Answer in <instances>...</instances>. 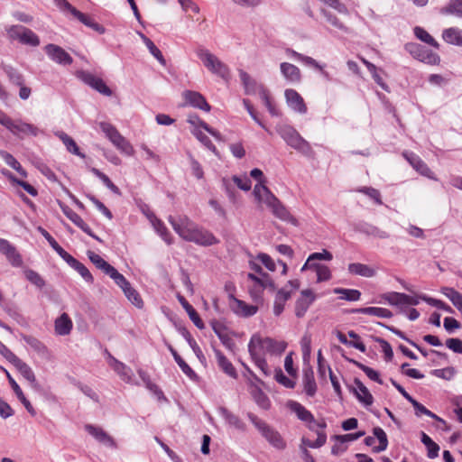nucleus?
<instances>
[{
  "label": "nucleus",
  "instance_id": "nucleus-40",
  "mask_svg": "<svg viewBox=\"0 0 462 462\" xmlns=\"http://www.w3.org/2000/svg\"><path fill=\"white\" fill-rule=\"evenodd\" d=\"M343 357L347 362L354 364L356 367L361 369L367 375V377H369V379H371L372 381L376 382L379 384H383V382L381 379L380 374H379V373L377 371L374 370L373 368H371V367H369L367 365H365L364 364H362V363H360V362H358V361H356L355 359L346 357L345 356H343Z\"/></svg>",
  "mask_w": 462,
  "mask_h": 462
},
{
  "label": "nucleus",
  "instance_id": "nucleus-2",
  "mask_svg": "<svg viewBox=\"0 0 462 462\" xmlns=\"http://www.w3.org/2000/svg\"><path fill=\"white\" fill-rule=\"evenodd\" d=\"M254 195L258 201L265 203L276 217L293 225L297 224L295 217L264 184H256L254 188Z\"/></svg>",
  "mask_w": 462,
  "mask_h": 462
},
{
  "label": "nucleus",
  "instance_id": "nucleus-61",
  "mask_svg": "<svg viewBox=\"0 0 462 462\" xmlns=\"http://www.w3.org/2000/svg\"><path fill=\"white\" fill-rule=\"evenodd\" d=\"M24 274L26 279L38 288L42 289L45 286L44 280L37 272L28 269L24 272Z\"/></svg>",
  "mask_w": 462,
  "mask_h": 462
},
{
  "label": "nucleus",
  "instance_id": "nucleus-49",
  "mask_svg": "<svg viewBox=\"0 0 462 462\" xmlns=\"http://www.w3.org/2000/svg\"><path fill=\"white\" fill-rule=\"evenodd\" d=\"M4 71L6 74L11 84L21 86L24 83L23 75L15 68L6 65L4 67Z\"/></svg>",
  "mask_w": 462,
  "mask_h": 462
},
{
  "label": "nucleus",
  "instance_id": "nucleus-41",
  "mask_svg": "<svg viewBox=\"0 0 462 462\" xmlns=\"http://www.w3.org/2000/svg\"><path fill=\"white\" fill-rule=\"evenodd\" d=\"M87 254H88L90 262L97 269H100L101 271H103L104 273H106V275H108L112 272V270L115 268L114 266L109 264L106 261H105L99 254H97L92 251H88Z\"/></svg>",
  "mask_w": 462,
  "mask_h": 462
},
{
  "label": "nucleus",
  "instance_id": "nucleus-47",
  "mask_svg": "<svg viewBox=\"0 0 462 462\" xmlns=\"http://www.w3.org/2000/svg\"><path fill=\"white\" fill-rule=\"evenodd\" d=\"M410 403L414 408L416 416L420 417L421 415H426V416H429V417L439 421L442 424H446V421L443 419H441L440 417H439L438 415H436L435 413L430 411L429 409H427L424 405H422L420 402H419L414 398L411 399V402H410Z\"/></svg>",
  "mask_w": 462,
  "mask_h": 462
},
{
  "label": "nucleus",
  "instance_id": "nucleus-53",
  "mask_svg": "<svg viewBox=\"0 0 462 462\" xmlns=\"http://www.w3.org/2000/svg\"><path fill=\"white\" fill-rule=\"evenodd\" d=\"M111 143L125 154L129 156L134 154V150L132 144L122 134L116 137Z\"/></svg>",
  "mask_w": 462,
  "mask_h": 462
},
{
  "label": "nucleus",
  "instance_id": "nucleus-29",
  "mask_svg": "<svg viewBox=\"0 0 462 462\" xmlns=\"http://www.w3.org/2000/svg\"><path fill=\"white\" fill-rule=\"evenodd\" d=\"M354 383L356 386V389H354V393L357 400L365 406L372 405L374 402V397L369 390L358 378H355Z\"/></svg>",
  "mask_w": 462,
  "mask_h": 462
},
{
  "label": "nucleus",
  "instance_id": "nucleus-64",
  "mask_svg": "<svg viewBox=\"0 0 462 462\" xmlns=\"http://www.w3.org/2000/svg\"><path fill=\"white\" fill-rule=\"evenodd\" d=\"M374 341L377 342L381 346L382 351L384 355V359L387 362L392 361V359L393 357V351L391 345L385 339L381 338V337H375Z\"/></svg>",
  "mask_w": 462,
  "mask_h": 462
},
{
  "label": "nucleus",
  "instance_id": "nucleus-24",
  "mask_svg": "<svg viewBox=\"0 0 462 462\" xmlns=\"http://www.w3.org/2000/svg\"><path fill=\"white\" fill-rule=\"evenodd\" d=\"M108 358L110 359L109 365L115 370V372L120 376V378L125 383H130L132 382V370L127 367L124 363L115 358L109 352L106 351Z\"/></svg>",
  "mask_w": 462,
  "mask_h": 462
},
{
  "label": "nucleus",
  "instance_id": "nucleus-55",
  "mask_svg": "<svg viewBox=\"0 0 462 462\" xmlns=\"http://www.w3.org/2000/svg\"><path fill=\"white\" fill-rule=\"evenodd\" d=\"M252 396L257 405L263 409L268 410L271 406V402L268 396L258 387L252 392Z\"/></svg>",
  "mask_w": 462,
  "mask_h": 462
},
{
  "label": "nucleus",
  "instance_id": "nucleus-48",
  "mask_svg": "<svg viewBox=\"0 0 462 462\" xmlns=\"http://www.w3.org/2000/svg\"><path fill=\"white\" fill-rule=\"evenodd\" d=\"M286 53H287V55L296 59L297 60L303 62L307 66H311L317 69H322L321 65L316 60H314L313 58H311L310 56H306L301 53H299L292 49H287Z\"/></svg>",
  "mask_w": 462,
  "mask_h": 462
},
{
  "label": "nucleus",
  "instance_id": "nucleus-59",
  "mask_svg": "<svg viewBox=\"0 0 462 462\" xmlns=\"http://www.w3.org/2000/svg\"><path fill=\"white\" fill-rule=\"evenodd\" d=\"M154 228L159 236L168 244L171 245L172 243L171 236L165 225L160 220L155 219L153 222Z\"/></svg>",
  "mask_w": 462,
  "mask_h": 462
},
{
  "label": "nucleus",
  "instance_id": "nucleus-44",
  "mask_svg": "<svg viewBox=\"0 0 462 462\" xmlns=\"http://www.w3.org/2000/svg\"><path fill=\"white\" fill-rule=\"evenodd\" d=\"M57 136L62 141V143H64V145L69 152L78 155L81 158H85V154L79 151V148L77 145L76 142L66 133L59 132L57 133Z\"/></svg>",
  "mask_w": 462,
  "mask_h": 462
},
{
  "label": "nucleus",
  "instance_id": "nucleus-30",
  "mask_svg": "<svg viewBox=\"0 0 462 462\" xmlns=\"http://www.w3.org/2000/svg\"><path fill=\"white\" fill-rule=\"evenodd\" d=\"M218 412L229 426L241 431H245L246 430L245 423L237 415L229 411L226 408L220 407L218 409Z\"/></svg>",
  "mask_w": 462,
  "mask_h": 462
},
{
  "label": "nucleus",
  "instance_id": "nucleus-12",
  "mask_svg": "<svg viewBox=\"0 0 462 462\" xmlns=\"http://www.w3.org/2000/svg\"><path fill=\"white\" fill-rule=\"evenodd\" d=\"M4 126L16 135L31 134L36 136L38 134V128L34 125L22 121H14L11 117L6 120Z\"/></svg>",
  "mask_w": 462,
  "mask_h": 462
},
{
  "label": "nucleus",
  "instance_id": "nucleus-63",
  "mask_svg": "<svg viewBox=\"0 0 462 462\" xmlns=\"http://www.w3.org/2000/svg\"><path fill=\"white\" fill-rule=\"evenodd\" d=\"M124 293L134 306H136L137 308L143 307V302L141 299L140 294L132 286L125 290Z\"/></svg>",
  "mask_w": 462,
  "mask_h": 462
},
{
  "label": "nucleus",
  "instance_id": "nucleus-4",
  "mask_svg": "<svg viewBox=\"0 0 462 462\" xmlns=\"http://www.w3.org/2000/svg\"><path fill=\"white\" fill-rule=\"evenodd\" d=\"M196 55L203 62L204 66L213 74L219 76L224 79L229 77L228 67L222 62L216 55L212 54L208 50L199 46L195 51Z\"/></svg>",
  "mask_w": 462,
  "mask_h": 462
},
{
  "label": "nucleus",
  "instance_id": "nucleus-15",
  "mask_svg": "<svg viewBox=\"0 0 462 462\" xmlns=\"http://www.w3.org/2000/svg\"><path fill=\"white\" fill-rule=\"evenodd\" d=\"M374 437L368 436L365 439L364 442L366 446H373L375 442V438L379 441V445L373 448V451L375 453L385 450L388 447V439L385 431L380 427H374L373 429Z\"/></svg>",
  "mask_w": 462,
  "mask_h": 462
},
{
  "label": "nucleus",
  "instance_id": "nucleus-35",
  "mask_svg": "<svg viewBox=\"0 0 462 462\" xmlns=\"http://www.w3.org/2000/svg\"><path fill=\"white\" fill-rule=\"evenodd\" d=\"M73 324L67 313H62L55 320V332L60 336L69 335L72 329Z\"/></svg>",
  "mask_w": 462,
  "mask_h": 462
},
{
  "label": "nucleus",
  "instance_id": "nucleus-33",
  "mask_svg": "<svg viewBox=\"0 0 462 462\" xmlns=\"http://www.w3.org/2000/svg\"><path fill=\"white\" fill-rule=\"evenodd\" d=\"M442 39L448 44L462 47V29L449 27L442 32Z\"/></svg>",
  "mask_w": 462,
  "mask_h": 462
},
{
  "label": "nucleus",
  "instance_id": "nucleus-25",
  "mask_svg": "<svg viewBox=\"0 0 462 462\" xmlns=\"http://www.w3.org/2000/svg\"><path fill=\"white\" fill-rule=\"evenodd\" d=\"M239 77L246 95H254L256 93L260 95L261 88H265L263 85L258 84L255 79H252L250 75L243 69L239 70Z\"/></svg>",
  "mask_w": 462,
  "mask_h": 462
},
{
  "label": "nucleus",
  "instance_id": "nucleus-62",
  "mask_svg": "<svg viewBox=\"0 0 462 462\" xmlns=\"http://www.w3.org/2000/svg\"><path fill=\"white\" fill-rule=\"evenodd\" d=\"M108 276L115 281L123 291L131 286L130 282L116 268L112 270Z\"/></svg>",
  "mask_w": 462,
  "mask_h": 462
},
{
  "label": "nucleus",
  "instance_id": "nucleus-5",
  "mask_svg": "<svg viewBox=\"0 0 462 462\" xmlns=\"http://www.w3.org/2000/svg\"><path fill=\"white\" fill-rule=\"evenodd\" d=\"M247 418L254 424V426L259 430L262 436L274 448L278 449H283L286 447V443L282 438L281 434L273 428L269 426L265 421L258 418L252 412L247 413Z\"/></svg>",
  "mask_w": 462,
  "mask_h": 462
},
{
  "label": "nucleus",
  "instance_id": "nucleus-60",
  "mask_svg": "<svg viewBox=\"0 0 462 462\" xmlns=\"http://www.w3.org/2000/svg\"><path fill=\"white\" fill-rule=\"evenodd\" d=\"M99 127L101 131L106 134V136L110 140V142L121 134L117 129L110 123L100 122Z\"/></svg>",
  "mask_w": 462,
  "mask_h": 462
},
{
  "label": "nucleus",
  "instance_id": "nucleus-16",
  "mask_svg": "<svg viewBox=\"0 0 462 462\" xmlns=\"http://www.w3.org/2000/svg\"><path fill=\"white\" fill-rule=\"evenodd\" d=\"M0 252L6 256L13 266L19 267L23 264L22 256L16 251V248L4 238H0Z\"/></svg>",
  "mask_w": 462,
  "mask_h": 462
},
{
  "label": "nucleus",
  "instance_id": "nucleus-26",
  "mask_svg": "<svg viewBox=\"0 0 462 462\" xmlns=\"http://www.w3.org/2000/svg\"><path fill=\"white\" fill-rule=\"evenodd\" d=\"M231 298L233 300L231 308L236 314L247 318L254 316L257 312L258 308L256 306L249 305L233 296H231Z\"/></svg>",
  "mask_w": 462,
  "mask_h": 462
},
{
  "label": "nucleus",
  "instance_id": "nucleus-34",
  "mask_svg": "<svg viewBox=\"0 0 462 462\" xmlns=\"http://www.w3.org/2000/svg\"><path fill=\"white\" fill-rule=\"evenodd\" d=\"M352 313H360V314H365L370 316H375L378 318L383 319H390L393 317V312L385 308H380V307H365V308H358L354 309L351 311Z\"/></svg>",
  "mask_w": 462,
  "mask_h": 462
},
{
  "label": "nucleus",
  "instance_id": "nucleus-45",
  "mask_svg": "<svg viewBox=\"0 0 462 462\" xmlns=\"http://www.w3.org/2000/svg\"><path fill=\"white\" fill-rule=\"evenodd\" d=\"M348 271L352 274L360 275L363 277H373L375 273L374 270L366 264L360 263H353L348 265Z\"/></svg>",
  "mask_w": 462,
  "mask_h": 462
},
{
  "label": "nucleus",
  "instance_id": "nucleus-18",
  "mask_svg": "<svg viewBox=\"0 0 462 462\" xmlns=\"http://www.w3.org/2000/svg\"><path fill=\"white\" fill-rule=\"evenodd\" d=\"M403 156L409 162L411 166L420 174L430 179H434L431 175L432 171L430 169L417 154L411 152H403Z\"/></svg>",
  "mask_w": 462,
  "mask_h": 462
},
{
  "label": "nucleus",
  "instance_id": "nucleus-11",
  "mask_svg": "<svg viewBox=\"0 0 462 462\" xmlns=\"http://www.w3.org/2000/svg\"><path fill=\"white\" fill-rule=\"evenodd\" d=\"M186 241L193 242L204 246L213 245L218 243V240L211 232L199 226L191 232Z\"/></svg>",
  "mask_w": 462,
  "mask_h": 462
},
{
  "label": "nucleus",
  "instance_id": "nucleus-22",
  "mask_svg": "<svg viewBox=\"0 0 462 462\" xmlns=\"http://www.w3.org/2000/svg\"><path fill=\"white\" fill-rule=\"evenodd\" d=\"M18 371L19 373L28 381L31 383L32 386L34 389L39 388V383L36 381L35 374L32 371V369L22 359H20L18 356L11 363Z\"/></svg>",
  "mask_w": 462,
  "mask_h": 462
},
{
  "label": "nucleus",
  "instance_id": "nucleus-31",
  "mask_svg": "<svg viewBox=\"0 0 462 462\" xmlns=\"http://www.w3.org/2000/svg\"><path fill=\"white\" fill-rule=\"evenodd\" d=\"M303 385L306 394L312 397L317 393V383L314 378V372L311 366L303 369Z\"/></svg>",
  "mask_w": 462,
  "mask_h": 462
},
{
  "label": "nucleus",
  "instance_id": "nucleus-20",
  "mask_svg": "<svg viewBox=\"0 0 462 462\" xmlns=\"http://www.w3.org/2000/svg\"><path fill=\"white\" fill-rule=\"evenodd\" d=\"M183 97L185 98V101L189 106L201 109L206 112L210 111V106L207 102L206 98L197 91H191V90H186L183 93Z\"/></svg>",
  "mask_w": 462,
  "mask_h": 462
},
{
  "label": "nucleus",
  "instance_id": "nucleus-57",
  "mask_svg": "<svg viewBox=\"0 0 462 462\" xmlns=\"http://www.w3.org/2000/svg\"><path fill=\"white\" fill-rule=\"evenodd\" d=\"M332 259H333L332 254L326 249H323L322 252H320V253H313L309 255L306 263L301 267V272H304L306 270V267L309 266L310 261H317V260L331 261Z\"/></svg>",
  "mask_w": 462,
  "mask_h": 462
},
{
  "label": "nucleus",
  "instance_id": "nucleus-37",
  "mask_svg": "<svg viewBox=\"0 0 462 462\" xmlns=\"http://www.w3.org/2000/svg\"><path fill=\"white\" fill-rule=\"evenodd\" d=\"M178 299L183 309L188 313L189 319L194 323V325L199 329H203L205 328L204 322L200 319L196 310L186 300V299L183 296H179Z\"/></svg>",
  "mask_w": 462,
  "mask_h": 462
},
{
  "label": "nucleus",
  "instance_id": "nucleus-51",
  "mask_svg": "<svg viewBox=\"0 0 462 462\" xmlns=\"http://www.w3.org/2000/svg\"><path fill=\"white\" fill-rule=\"evenodd\" d=\"M383 299L391 305L402 308L406 305L407 294L402 292H388L383 295Z\"/></svg>",
  "mask_w": 462,
  "mask_h": 462
},
{
  "label": "nucleus",
  "instance_id": "nucleus-7",
  "mask_svg": "<svg viewBox=\"0 0 462 462\" xmlns=\"http://www.w3.org/2000/svg\"><path fill=\"white\" fill-rule=\"evenodd\" d=\"M405 48L411 55L424 63L437 65L440 61V58L437 53L427 50L420 44L409 43L406 44Z\"/></svg>",
  "mask_w": 462,
  "mask_h": 462
},
{
  "label": "nucleus",
  "instance_id": "nucleus-6",
  "mask_svg": "<svg viewBox=\"0 0 462 462\" xmlns=\"http://www.w3.org/2000/svg\"><path fill=\"white\" fill-rule=\"evenodd\" d=\"M11 40H17L21 43L36 47L40 44L38 35L31 29L22 25H13L7 31Z\"/></svg>",
  "mask_w": 462,
  "mask_h": 462
},
{
  "label": "nucleus",
  "instance_id": "nucleus-13",
  "mask_svg": "<svg viewBox=\"0 0 462 462\" xmlns=\"http://www.w3.org/2000/svg\"><path fill=\"white\" fill-rule=\"evenodd\" d=\"M353 228L356 232L362 233L367 236H373L380 239L389 238L390 235L388 232L382 230L378 226H375L365 221H358L353 225Z\"/></svg>",
  "mask_w": 462,
  "mask_h": 462
},
{
  "label": "nucleus",
  "instance_id": "nucleus-50",
  "mask_svg": "<svg viewBox=\"0 0 462 462\" xmlns=\"http://www.w3.org/2000/svg\"><path fill=\"white\" fill-rule=\"evenodd\" d=\"M0 156L5 161V162L15 170L20 175L26 177L27 173L23 169L21 163L9 152L0 150Z\"/></svg>",
  "mask_w": 462,
  "mask_h": 462
},
{
  "label": "nucleus",
  "instance_id": "nucleus-21",
  "mask_svg": "<svg viewBox=\"0 0 462 462\" xmlns=\"http://www.w3.org/2000/svg\"><path fill=\"white\" fill-rule=\"evenodd\" d=\"M63 213L66 215V217L72 221L78 227H79L83 232L88 234L89 236L93 237L94 239L101 242L102 240L96 236L89 226L85 223V221L81 218V217L77 214L75 211H73L71 208L66 207L63 208Z\"/></svg>",
  "mask_w": 462,
  "mask_h": 462
},
{
  "label": "nucleus",
  "instance_id": "nucleus-8",
  "mask_svg": "<svg viewBox=\"0 0 462 462\" xmlns=\"http://www.w3.org/2000/svg\"><path fill=\"white\" fill-rule=\"evenodd\" d=\"M168 220L174 231L184 240H187L188 236L198 226L187 216H179L178 217L170 216Z\"/></svg>",
  "mask_w": 462,
  "mask_h": 462
},
{
  "label": "nucleus",
  "instance_id": "nucleus-38",
  "mask_svg": "<svg viewBox=\"0 0 462 462\" xmlns=\"http://www.w3.org/2000/svg\"><path fill=\"white\" fill-rule=\"evenodd\" d=\"M168 349L172 355L175 362L178 364L181 371L189 378L196 379L197 374L194 370L181 358V356L178 354V352L172 347V346L169 345Z\"/></svg>",
  "mask_w": 462,
  "mask_h": 462
},
{
  "label": "nucleus",
  "instance_id": "nucleus-14",
  "mask_svg": "<svg viewBox=\"0 0 462 462\" xmlns=\"http://www.w3.org/2000/svg\"><path fill=\"white\" fill-rule=\"evenodd\" d=\"M284 96L290 108L301 115L307 113L308 109L304 99L295 89H286Z\"/></svg>",
  "mask_w": 462,
  "mask_h": 462
},
{
  "label": "nucleus",
  "instance_id": "nucleus-43",
  "mask_svg": "<svg viewBox=\"0 0 462 462\" xmlns=\"http://www.w3.org/2000/svg\"><path fill=\"white\" fill-rule=\"evenodd\" d=\"M139 35L149 50L150 53L163 66L166 65V60L162 53V51L157 48V46L153 43V42L145 36L143 33L139 32Z\"/></svg>",
  "mask_w": 462,
  "mask_h": 462
},
{
  "label": "nucleus",
  "instance_id": "nucleus-23",
  "mask_svg": "<svg viewBox=\"0 0 462 462\" xmlns=\"http://www.w3.org/2000/svg\"><path fill=\"white\" fill-rule=\"evenodd\" d=\"M282 75L285 79L292 84H298L301 80V73L300 69L289 62H282L280 65Z\"/></svg>",
  "mask_w": 462,
  "mask_h": 462
},
{
  "label": "nucleus",
  "instance_id": "nucleus-58",
  "mask_svg": "<svg viewBox=\"0 0 462 462\" xmlns=\"http://www.w3.org/2000/svg\"><path fill=\"white\" fill-rule=\"evenodd\" d=\"M260 97L263 100L264 106H266V108L268 109L269 113L272 116H279L277 109L275 108L274 105L272 103L269 91L265 88H261Z\"/></svg>",
  "mask_w": 462,
  "mask_h": 462
},
{
  "label": "nucleus",
  "instance_id": "nucleus-36",
  "mask_svg": "<svg viewBox=\"0 0 462 462\" xmlns=\"http://www.w3.org/2000/svg\"><path fill=\"white\" fill-rule=\"evenodd\" d=\"M291 410L296 413L299 420L310 423H316V420L312 413L307 410L303 405L297 402H291L290 403Z\"/></svg>",
  "mask_w": 462,
  "mask_h": 462
},
{
  "label": "nucleus",
  "instance_id": "nucleus-46",
  "mask_svg": "<svg viewBox=\"0 0 462 462\" xmlns=\"http://www.w3.org/2000/svg\"><path fill=\"white\" fill-rule=\"evenodd\" d=\"M441 292L448 298V300L452 302V304L457 309V310L462 314V294L450 287H444L441 290Z\"/></svg>",
  "mask_w": 462,
  "mask_h": 462
},
{
  "label": "nucleus",
  "instance_id": "nucleus-9",
  "mask_svg": "<svg viewBox=\"0 0 462 462\" xmlns=\"http://www.w3.org/2000/svg\"><path fill=\"white\" fill-rule=\"evenodd\" d=\"M78 77L84 83H86L100 94L106 97H110L112 95V90L106 86L105 81L102 79L95 76L94 74L82 70L78 72Z\"/></svg>",
  "mask_w": 462,
  "mask_h": 462
},
{
  "label": "nucleus",
  "instance_id": "nucleus-19",
  "mask_svg": "<svg viewBox=\"0 0 462 462\" xmlns=\"http://www.w3.org/2000/svg\"><path fill=\"white\" fill-rule=\"evenodd\" d=\"M314 300L315 295L312 291L303 290L300 298H299L295 303V315L298 318H302Z\"/></svg>",
  "mask_w": 462,
  "mask_h": 462
},
{
  "label": "nucleus",
  "instance_id": "nucleus-17",
  "mask_svg": "<svg viewBox=\"0 0 462 462\" xmlns=\"http://www.w3.org/2000/svg\"><path fill=\"white\" fill-rule=\"evenodd\" d=\"M85 430L99 443L109 448H116V444L114 439L110 435H108L102 428L94 426L92 424H87L85 426Z\"/></svg>",
  "mask_w": 462,
  "mask_h": 462
},
{
  "label": "nucleus",
  "instance_id": "nucleus-28",
  "mask_svg": "<svg viewBox=\"0 0 462 462\" xmlns=\"http://www.w3.org/2000/svg\"><path fill=\"white\" fill-rule=\"evenodd\" d=\"M214 353L217 358L218 367L231 378L236 379L238 374L232 365V363L225 356V355L218 349L214 348Z\"/></svg>",
  "mask_w": 462,
  "mask_h": 462
},
{
  "label": "nucleus",
  "instance_id": "nucleus-1",
  "mask_svg": "<svg viewBox=\"0 0 462 462\" xmlns=\"http://www.w3.org/2000/svg\"><path fill=\"white\" fill-rule=\"evenodd\" d=\"M286 347L287 343L285 341H278L269 337H262L258 333L254 334L248 343L250 356H281Z\"/></svg>",
  "mask_w": 462,
  "mask_h": 462
},
{
  "label": "nucleus",
  "instance_id": "nucleus-10",
  "mask_svg": "<svg viewBox=\"0 0 462 462\" xmlns=\"http://www.w3.org/2000/svg\"><path fill=\"white\" fill-rule=\"evenodd\" d=\"M45 53L54 62L67 66L73 62L72 57L59 45L49 43L44 47Z\"/></svg>",
  "mask_w": 462,
  "mask_h": 462
},
{
  "label": "nucleus",
  "instance_id": "nucleus-52",
  "mask_svg": "<svg viewBox=\"0 0 462 462\" xmlns=\"http://www.w3.org/2000/svg\"><path fill=\"white\" fill-rule=\"evenodd\" d=\"M413 32H414V35L416 36V38H418L421 42H423L436 49L439 48V42L422 27L416 26L413 29Z\"/></svg>",
  "mask_w": 462,
  "mask_h": 462
},
{
  "label": "nucleus",
  "instance_id": "nucleus-3",
  "mask_svg": "<svg viewBox=\"0 0 462 462\" xmlns=\"http://www.w3.org/2000/svg\"><path fill=\"white\" fill-rule=\"evenodd\" d=\"M276 131L289 146L304 156L313 157L314 151L310 143L292 126L287 125H279Z\"/></svg>",
  "mask_w": 462,
  "mask_h": 462
},
{
  "label": "nucleus",
  "instance_id": "nucleus-32",
  "mask_svg": "<svg viewBox=\"0 0 462 462\" xmlns=\"http://www.w3.org/2000/svg\"><path fill=\"white\" fill-rule=\"evenodd\" d=\"M308 428L310 430L314 431L317 434L318 438L315 441H311L309 439H306L303 437L301 439L300 446H303L306 448H319L324 446L327 442V434L325 433V431H320V430H316L315 427L311 424H309Z\"/></svg>",
  "mask_w": 462,
  "mask_h": 462
},
{
  "label": "nucleus",
  "instance_id": "nucleus-54",
  "mask_svg": "<svg viewBox=\"0 0 462 462\" xmlns=\"http://www.w3.org/2000/svg\"><path fill=\"white\" fill-rule=\"evenodd\" d=\"M334 293L340 294V299L348 301H356L361 297V292L355 289L336 288L334 289Z\"/></svg>",
  "mask_w": 462,
  "mask_h": 462
},
{
  "label": "nucleus",
  "instance_id": "nucleus-42",
  "mask_svg": "<svg viewBox=\"0 0 462 462\" xmlns=\"http://www.w3.org/2000/svg\"><path fill=\"white\" fill-rule=\"evenodd\" d=\"M439 13L462 18V0H449L447 5L440 8Z\"/></svg>",
  "mask_w": 462,
  "mask_h": 462
},
{
  "label": "nucleus",
  "instance_id": "nucleus-56",
  "mask_svg": "<svg viewBox=\"0 0 462 462\" xmlns=\"http://www.w3.org/2000/svg\"><path fill=\"white\" fill-rule=\"evenodd\" d=\"M420 298H421V300L427 302L430 306H433L439 310H442L448 313L454 312L453 309L449 305H448L447 303H445L444 301H442L440 300L434 299V298L429 297L424 294H421Z\"/></svg>",
  "mask_w": 462,
  "mask_h": 462
},
{
  "label": "nucleus",
  "instance_id": "nucleus-27",
  "mask_svg": "<svg viewBox=\"0 0 462 462\" xmlns=\"http://www.w3.org/2000/svg\"><path fill=\"white\" fill-rule=\"evenodd\" d=\"M4 371L7 376L8 382H9L13 391L14 392V393L17 396V398L19 399V401L23 404V406L25 407L27 411L31 415L34 416L36 414V411H35L34 408L32 407V405L31 404V402L24 396L21 387L18 385V383L15 382V380L11 376V374L8 373L7 370L4 369Z\"/></svg>",
  "mask_w": 462,
  "mask_h": 462
},
{
  "label": "nucleus",
  "instance_id": "nucleus-39",
  "mask_svg": "<svg viewBox=\"0 0 462 462\" xmlns=\"http://www.w3.org/2000/svg\"><path fill=\"white\" fill-rule=\"evenodd\" d=\"M75 18L99 34H104L106 32V28L103 25L97 23L92 17L80 11L76 13Z\"/></svg>",
  "mask_w": 462,
  "mask_h": 462
}]
</instances>
